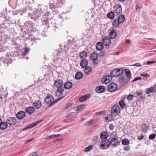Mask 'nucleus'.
<instances>
[{
    "mask_svg": "<svg viewBox=\"0 0 156 156\" xmlns=\"http://www.w3.org/2000/svg\"><path fill=\"white\" fill-rule=\"evenodd\" d=\"M117 20L120 23H123L125 20V17L123 15H121L119 16L118 17Z\"/></svg>",
    "mask_w": 156,
    "mask_h": 156,
    "instance_id": "nucleus-28",
    "label": "nucleus"
},
{
    "mask_svg": "<svg viewBox=\"0 0 156 156\" xmlns=\"http://www.w3.org/2000/svg\"><path fill=\"white\" fill-rule=\"evenodd\" d=\"M110 136L112 137V138H117V134L115 132H113L112 133L111 135Z\"/></svg>",
    "mask_w": 156,
    "mask_h": 156,
    "instance_id": "nucleus-46",
    "label": "nucleus"
},
{
    "mask_svg": "<svg viewBox=\"0 0 156 156\" xmlns=\"http://www.w3.org/2000/svg\"><path fill=\"white\" fill-rule=\"evenodd\" d=\"M41 121H42V120L37 121L36 122H35L33 123L30 124L29 125L30 127V128H32L35 127V126H37L38 124L40 123Z\"/></svg>",
    "mask_w": 156,
    "mask_h": 156,
    "instance_id": "nucleus-35",
    "label": "nucleus"
},
{
    "mask_svg": "<svg viewBox=\"0 0 156 156\" xmlns=\"http://www.w3.org/2000/svg\"><path fill=\"white\" fill-rule=\"evenodd\" d=\"M120 23L117 20V19L114 20L112 23V26L114 27H116L119 26Z\"/></svg>",
    "mask_w": 156,
    "mask_h": 156,
    "instance_id": "nucleus-32",
    "label": "nucleus"
},
{
    "mask_svg": "<svg viewBox=\"0 0 156 156\" xmlns=\"http://www.w3.org/2000/svg\"><path fill=\"white\" fill-rule=\"evenodd\" d=\"M119 80L121 83L123 84L127 83L129 81V80L126 79L125 76H121L119 77Z\"/></svg>",
    "mask_w": 156,
    "mask_h": 156,
    "instance_id": "nucleus-15",
    "label": "nucleus"
},
{
    "mask_svg": "<svg viewBox=\"0 0 156 156\" xmlns=\"http://www.w3.org/2000/svg\"><path fill=\"white\" fill-rule=\"evenodd\" d=\"M33 105L35 107H34L35 108L39 109L41 106L42 104L41 102L38 100L35 101L33 103Z\"/></svg>",
    "mask_w": 156,
    "mask_h": 156,
    "instance_id": "nucleus-17",
    "label": "nucleus"
},
{
    "mask_svg": "<svg viewBox=\"0 0 156 156\" xmlns=\"http://www.w3.org/2000/svg\"><path fill=\"white\" fill-rule=\"evenodd\" d=\"M152 88L154 93L156 92V83L155 85H154L153 87H152Z\"/></svg>",
    "mask_w": 156,
    "mask_h": 156,
    "instance_id": "nucleus-57",
    "label": "nucleus"
},
{
    "mask_svg": "<svg viewBox=\"0 0 156 156\" xmlns=\"http://www.w3.org/2000/svg\"><path fill=\"white\" fill-rule=\"evenodd\" d=\"M133 66H134L140 67L141 66L143 65H141L140 63H137L133 64Z\"/></svg>",
    "mask_w": 156,
    "mask_h": 156,
    "instance_id": "nucleus-50",
    "label": "nucleus"
},
{
    "mask_svg": "<svg viewBox=\"0 0 156 156\" xmlns=\"http://www.w3.org/2000/svg\"><path fill=\"white\" fill-rule=\"evenodd\" d=\"M142 94V91L141 90H139L136 91V94L138 96H140Z\"/></svg>",
    "mask_w": 156,
    "mask_h": 156,
    "instance_id": "nucleus-47",
    "label": "nucleus"
},
{
    "mask_svg": "<svg viewBox=\"0 0 156 156\" xmlns=\"http://www.w3.org/2000/svg\"><path fill=\"white\" fill-rule=\"evenodd\" d=\"M115 127V126L112 124H110L109 126V129L111 130H113Z\"/></svg>",
    "mask_w": 156,
    "mask_h": 156,
    "instance_id": "nucleus-49",
    "label": "nucleus"
},
{
    "mask_svg": "<svg viewBox=\"0 0 156 156\" xmlns=\"http://www.w3.org/2000/svg\"><path fill=\"white\" fill-rule=\"evenodd\" d=\"M120 107L118 105H114L111 109V114L112 115L116 116L119 114L120 113Z\"/></svg>",
    "mask_w": 156,
    "mask_h": 156,
    "instance_id": "nucleus-2",
    "label": "nucleus"
},
{
    "mask_svg": "<svg viewBox=\"0 0 156 156\" xmlns=\"http://www.w3.org/2000/svg\"><path fill=\"white\" fill-rule=\"evenodd\" d=\"M93 148V146L92 145H90L88 147L85 148L84 149V152H87L91 150Z\"/></svg>",
    "mask_w": 156,
    "mask_h": 156,
    "instance_id": "nucleus-37",
    "label": "nucleus"
},
{
    "mask_svg": "<svg viewBox=\"0 0 156 156\" xmlns=\"http://www.w3.org/2000/svg\"><path fill=\"white\" fill-rule=\"evenodd\" d=\"M119 104L122 108H125L126 105V104L124 102V100H121V101L119 102Z\"/></svg>",
    "mask_w": 156,
    "mask_h": 156,
    "instance_id": "nucleus-38",
    "label": "nucleus"
},
{
    "mask_svg": "<svg viewBox=\"0 0 156 156\" xmlns=\"http://www.w3.org/2000/svg\"><path fill=\"white\" fill-rule=\"evenodd\" d=\"M156 62L155 61H148L147 62V63L148 65H149L151 64H153L155 63Z\"/></svg>",
    "mask_w": 156,
    "mask_h": 156,
    "instance_id": "nucleus-59",
    "label": "nucleus"
},
{
    "mask_svg": "<svg viewBox=\"0 0 156 156\" xmlns=\"http://www.w3.org/2000/svg\"><path fill=\"white\" fill-rule=\"evenodd\" d=\"M63 97L60 98L55 101H54V98L51 95L47 96L44 99L45 102L48 104H51V106H52L58 101L61 100Z\"/></svg>",
    "mask_w": 156,
    "mask_h": 156,
    "instance_id": "nucleus-1",
    "label": "nucleus"
},
{
    "mask_svg": "<svg viewBox=\"0 0 156 156\" xmlns=\"http://www.w3.org/2000/svg\"><path fill=\"white\" fill-rule=\"evenodd\" d=\"M8 127V123L6 122H3L1 121L0 123V129L2 130H5Z\"/></svg>",
    "mask_w": 156,
    "mask_h": 156,
    "instance_id": "nucleus-19",
    "label": "nucleus"
},
{
    "mask_svg": "<svg viewBox=\"0 0 156 156\" xmlns=\"http://www.w3.org/2000/svg\"><path fill=\"white\" fill-rule=\"evenodd\" d=\"M110 145V141L108 140H106L101 141L100 144V146L101 148L104 149L108 148Z\"/></svg>",
    "mask_w": 156,
    "mask_h": 156,
    "instance_id": "nucleus-6",
    "label": "nucleus"
},
{
    "mask_svg": "<svg viewBox=\"0 0 156 156\" xmlns=\"http://www.w3.org/2000/svg\"><path fill=\"white\" fill-rule=\"evenodd\" d=\"M92 69L90 66H88L85 68L84 70V72L87 74H89L91 72Z\"/></svg>",
    "mask_w": 156,
    "mask_h": 156,
    "instance_id": "nucleus-34",
    "label": "nucleus"
},
{
    "mask_svg": "<svg viewBox=\"0 0 156 156\" xmlns=\"http://www.w3.org/2000/svg\"><path fill=\"white\" fill-rule=\"evenodd\" d=\"M141 6L140 5H136V10H137L140 9Z\"/></svg>",
    "mask_w": 156,
    "mask_h": 156,
    "instance_id": "nucleus-58",
    "label": "nucleus"
},
{
    "mask_svg": "<svg viewBox=\"0 0 156 156\" xmlns=\"http://www.w3.org/2000/svg\"><path fill=\"white\" fill-rule=\"evenodd\" d=\"M104 48L103 43L101 42H99L97 43L96 45V48L98 51L102 50Z\"/></svg>",
    "mask_w": 156,
    "mask_h": 156,
    "instance_id": "nucleus-24",
    "label": "nucleus"
},
{
    "mask_svg": "<svg viewBox=\"0 0 156 156\" xmlns=\"http://www.w3.org/2000/svg\"><path fill=\"white\" fill-rule=\"evenodd\" d=\"M112 116V115H111L110 114H107V116L105 118L106 122H107L110 121L111 119Z\"/></svg>",
    "mask_w": 156,
    "mask_h": 156,
    "instance_id": "nucleus-40",
    "label": "nucleus"
},
{
    "mask_svg": "<svg viewBox=\"0 0 156 156\" xmlns=\"http://www.w3.org/2000/svg\"><path fill=\"white\" fill-rule=\"evenodd\" d=\"M117 32L114 30H112L109 33L110 38L112 39H115L117 36Z\"/></svg>",
    "mask_w": 156,
    "mask_h": 156,
    "instance_id": "nucleus-20",
    "label": "nucleus"
},
{
    "mask_svg": "<svg viewBox=\"0 0 156 156\" xmlns=\"http://www.w3.org/2000/svg\"><path fill=\"white\" fill-rule=\"evenodd\" d=\"M87 56V53L85 51H82L80 54V56L81 58H85Z\"/></svg>",
    "mask_w": 156,
    "mask_h": 156,
    "instance_id": "nucleus-31",
    "label": "nucleus"
},
{
    "mask_svg": "<svg viewBox=\"0 0 156 156\" xmlns=\"http://www.w3.org/2000/svg\"><path fill=\"white\" fill-rule=\"evenodd\" d=\"M34 140V138H32V139H29L27 141L26 143H27L30 142H31V141L33 140Z\"/></svg>",
    "mask_w": 156,
    "mask_h": 156,
    "instance_id": "nucleus-61",
    "label": "nucleus"
},
{
    "mask_svg": "<svg viewBox=\"0 0 156 156\" xmlns=\"http://www.w3.org/2000/svg\"><path fill=\"white\" fill-rule=\"evenodd\" d=\"M104 111H101L95 113V116H98L99 115H101L104 113Z\"/></svg>",
    "mask_w": 156,
    "mask_h": 156,
    "instance_id": "nucleus-45",
    "label": "nucleus"
},
{
    "mask_svg": "<svg viewBox=\"0 0 156 156\" xmlns=\"http://www.w3.org/2000/svg\"><path fill=\"white\" fill-rule=\"evenodd\" d=\"M96 90L98 93H101L105 90V88L104 86H98L96 88Z\"/></svg>",
    "mask_w": 156,
    "mask_h": 156,
    "instance_id": "nucleus-21",
    "label": "nucleus"
},
{
    "mask_svg": "<svg viewBox=\"0 0 156 156\" xmlns=\"http://www.w3.org/2000/svg\"><path fill=\"white\" fill-rule=\"evenodd\" d=\"M104 52L101 51L99 53L100 56H103L104 55Z\"/></svg>",
    "mask_w": 156,
    "mask_h": 156,
    "instance_id": "nucleus-64",
    "label": "nucleus"
},
{
    "mask_svg": "<svg viewBox=\"0 0 156 156\" xmlns=\"http://www.w3.org/2000/svg\"><path fill=\"white\" fill-rule=\"evenodd\" d=\"M126 75L127 77V79L129 80V81L131 77V74L130 70L128 69H126L125 70Z\"/></svg>",
    "mask_w": 156,
    "mask_h": 156,
    "instance_id": "nucleus-29",
    "label": "nucleus"
},
{
    "mask_svg": "<svg viewBox=\"0 0 156 156\" xmlns=\"http://www.w3.org/2000/svg\"><path fill=\"white\" fill-rule=\"evenodd\" d=\"M92 122V121L91 120L88 121L86 122V125H88L90 124Z\"/></svg>",
    "mask_w": 156,
    "mask_h": 156,
    "instance_id": "nucleus-62",
    "label": "nucleus"
},
{
    "mask_svg": "<svg viewBox=\"0 0 156 156\" xmlns=\"http://www.w3.org/2000/svg\"><path fill=\"white\" fill-rule=\"evenodd\" d=\"M99 137L98 136H94L93 137V139L94 141H96L97 142L98 141V140L99 139Z\"/></svg>",
    "mask_w": 156,
    "mask_h": 156,
    "instance_id": "nucleus-52",
    "label": "nucleus"
},
{
    "mask_svg": "<svg viewBox=\"0 0 156 156\" xmlns=\"http://www.w3.org/2000/svg\"><path fill=\"white\" fill-rule=\"evenodd\" d=\"M109 141L110 145L112 147H116L120 144V141L117 138H112Z\"/></svg>",
    "mask_w": 156,
    "mask_h": 156,
    "instance_id": "nucleus-5",
    "label": "nucleus"
},
{
    "mask_svg": "<svg viewBox=\"0 0 156 156\" xmlns=\"http://www.w3.org/2000/svg\"><path fill=\"white\" fill-rule=\"evenodd\" d=\"M123 69H121L116 68L112 71L111 74L114 76L117 77L121 75L123 73Z\"/></svg>",
    "mask_w": 156,
    "mask_h": 156,
    "instance_id": "nucleus-3",
    "label": "nucleus"
},
{
    "mask_svg": "<svg viewBox=\"0 0 156 156\" xmlns=\"http://www.w3.org/2000/svg\"><path fill=\"white\" fill-rule=\"evenodd\" d=\"M72 83L70 82H67L64 85L65 88L67 89L71 88L72 87Z\"/></svg>",
    "mask_w": 156,
    "mask_h": 156,
    "instance_id": "nucleus-27",
    "label": "nucleus"
},
{
    "mask_svg": "<svg viewBox=\"0 0 156 156\" xmlns=\"http://www.w3.org/2000/svg\"><path fill=\"white\" fill-rule=\"evenodd\" d=\"M26 113L25 112L23 111L19 112L16 115V117L19 119H22L26 116Z\"/></svg>",
    "mask_w": 156,
    "mask_h": 156,
    "instance_id": "nucleus-7",
    "label": "nucleus"
},
{
    "mask_svg": "<svg viewBox=\"0 0 156 156\" xmlns=\"http://www.w3.org/2000/svg\"><path fill=\"white\" fill-rule=\"evenodd\" d=\"M29 49L28 48H25V51L24 53H23V55H26V54L29 51Z\"/></svg>",
    "mask_w": 156,
    "mask_h": 156,
    "instance_id": "nucleus-51",
    "label": "nucleus"
},
{
    "mask_svg": "<svg viewBox=\"0 0 156 156\" xmlns=\"http://www.w3.org/2000/svg\"><path fill=\"white\" fill-rule=\"evenodd\" d=\"M83 76V73L80 72H77L75 75V78L77 80H80L82 78Z\"/></svg>",
    "mask_w": 156,
    "mask_h": 156,
    "instance_id": "nucleus-30",
    "label": "nucleus"
},
{
    "mask_svg": "<svg viewBox=\"0 0 156 156\" xmlns=\"http://www.w3.org/2000/svg\"><path fill=\"white\" fill-rule=\"evenodd\" d=\"M85 107V105H82L78 106L76 107V110L79 113L82 111Z\"/></svg>",
    "mask_w": 156,
    "mask_h": 156,
    "instance_id": "nucleus-26",
    "label": "nucleus"
},
{
    "mask_svg": "<svg viewBox=\"0 0 156 156\" xmlns=\"http://www.w3.org/2000/svg\"><path fill=\"white\" fill-rule=\"evenodd\" d=\"M144 137V135H143V134H141L140 135H138L137 136V138L139 140H142L143 139Z\"/></svg>",
    "mask_w": 156,
    "mask_h": 156,
    "instance_id": "nucleus-48",
    "label": "nucleus"
},
{
    "mask_svg": "<svg viewBox=\"0 0 156 156\" xmlns=\"http://www.w3.org/2000/svg\"><path fill=\"white\" fill-rule=\"evenodd\" d=\"M117 85L115 83H113L109 84L108 87V89L110 92H113L116 90Z\"/></svg>",
    "mask_w": 156,
    "mask_h": 156,
    "instance_id": "nucleus-8",
    "label": "nucleus"
},
{
    "mask_svg": "<svg viewBox=\"0 0 156 156\" xmlns=\"http://www.w3.org/2000/svg\"><path fill=\"white\" fill-rule=\"evenodd\" d=\"M114 13L113 11H111L109 12L108 15V17L111 19H113L114 17Z\"/></svg>",
    "mask_w": 156,
    "mask_h": 156,
    "instance_id": "nucleus-33",
    "label": "nucleus"
},
{
    "mask_svg": "<svg viewBox=\"0 0 156 156\" xmlns=\"http://www.w3.org/2000/svg\"><path fill=\"white\" fill-rule=\"evenodd\" d=\"M50 8V9H52L54 8H56L57 6L56 5H55L54 3H50L49 4Z\"/></svg>",
    "mask_w": 156,
    "mask_h": 156,
    "instance_id": "nucleus-43",
    "label": "nucleus"
},
{
    "mask_svg": "<svg viewBox=\"0 0 156 156\" xmlns=\"http://www.w3.org/2000/svg\"><path fill=\"white\" fill-rule=\"evenodd\" d=\"M112 79V77L111 75H107L105 76L102 79V82L103 83H108Z\"/></svg>",
    "mask_w": 156,
    "mask_h": 156,
    "instance_id": "nucleus-9",
    "label": "nucleus"
},
{
    "mask_svg": "<svg viewBox=\"0 0 156 156\" xmlns=\"http://www.w3.org/2000/svg\"><path fill=\"white\" fill-rule=\"evenodd\" d=\"M155 134L152 133L149 135V138L150 140H153L155 138Z\"/></svg>",
    "mask_w": 156,
    "mask_h": 156,
    "instance_id": "nucleus-42",
    "label": "nucleus"
},
{
    "mask_svg": "<svg viewBox=\"0 0 156 156\" xmlns=\"http://www.w3.org/2000/svg\"><path fill=\"white\" fill-rule=\"evenodd\" d=\"M123 148L126 151H128L130 149V147L129 146H126L124 147Z\"/></svg>",
    "mask_w": 156,
    "mask_h": 156,
    "instance_id": "nucleus-53",
    "label": "nucleus"
},
{
    "mask_svg": "<svg viewBox=\"0 0 156 156\" xmlns=\"http://www.w3.org/2000/svg\"><path fill=\"white\" fill-rule=\"evenodd\" d=\"M108 133L105 131L101 132L100 134V138L102 140L107 139L108 137Z\"/></svg>",
    "mask_w": 156,
    "mask_h": 156,
    "instance_id": "nucleus-18",
    "label": "nucleus"
},
{
    "mask_svg": "<svg viewBox=\"0 0 156 156\" xmlns=\"http://www.w3.org/2000/svg\"><path fill=\"white\" fill-rule=\"evenodd\" d=\"M134 96L133 95H129L127 97V99L130 101H131L133 99Z\"/></svg>",
    "mask_w": 156,
    "mask_h": 156,
    "instance_id": "nucleus-44",
    "label": "nucleus"
},
{
    "mask_svg": "<svg viewBox=\"0 0 156 156\" xmlns=\"http://www.w3.org/2000/svg\"><path fill=\"white\" fill-rule=\"evenodd\" d=\"M129 143V141L127 139H123L122 140V144L123 145H127Z\"/></svg>",
    "mask_w": 156,
    "mask_h": 156,
    "instance_id": "nucleus-36",
    "label": "nucleus"
},
{
    "mask_svg": "<svg viewBox=\"0 0 156 156\" xmlns=\"http://www.w3.org/2000/svg\"><path fill=\"white\" fill-rule=\"evenodd\" d=\"M98 57V54L95 52H94L90 55L91 59L93 60V64H97L98 62L96 61Z\"/></svg>",
    "mask_w": 156,
    "mask_h": 156,
    "instance_id": "nucleus-11",
    "label": "nucleus"
},
{
    "mask_svg": "<svg viewBox=\"0 0 156 156\" xmlns=\"http://www.w3.org/2000/svg\"><path fill=\"white\" fill-rule=\"evenodd\" d=\"M141 76H145V77H149L150 75L148 74L145 73V74H141Z\"/></svg>",
    "mask_w": 156,
    "mask_h": 156,
    "instance_id": "nucleus-55",
    "label": "nucleus"
},
{
    "mask_svg": "<svg viewBox=\"0 0 156 156\" xmlns=\"http://www.w3.org/2000/svg\"><path fill=\"white\" fill-rule=\"evenodd\" d=\"M26 111L28 114L31 115L35 112V108L33 106L28 107L26 108Z\"/></svg>",
    "mask_w": 156,
    "mask_h": 156,
    "instance_id": "nucleus-13",
    "label": "nucleus"
},
{
    "mask_svg": "<svg viewBox=\"0 0 156 156\" xmlns=\"http://www.w3.org/2000/svg\"><path fill=\"white\" fill-rule=\"evenodd\" d=\"M102 41L103 44L105 46H109L111 42V40L109 37H106L104 38L103 39Z\"/></svg>",
    "mask_w": 156,
    "mask_h": 156,
    "instance_id": "nucleus-12",
    "label": "nucleus"
},
{
    "mask_svg": "<svg viewBox=\"0 0 156 156\" xmlns=\"http://www.w3.org/2000/svg\"><path fill=\"white\" fill-rule=\"evenodd\" d=\"M142 79V78L140 77H138L136 78H135L134 80H133V82L135 81H136L141 80Z\"/></svg>",
    "mask_w": 156,
    "mask_h": 156,
    "instance_id": "nucleus-54",
    "label": "nucleus"
},
{
    "mask_svg": "<svg viewBox=\"0 0 156 156\" xmlns=\"http://www.w3.org/2000/svg\"><path fill=\"white\" fill-rule=\"evenodd\" d=\"M53 138H54L55 137H58L59 136H60V134H57L55 135H52Z\"/></svg>",
    "mask_w": 156,
    "mask_h": 156,
    "instance_id": "nucleus-60",
    "label": "nucleus"
},
{
    "mask_svg": "<svg viewBox=\"0 0 156 156\" xmlns=\"http://www.w3.org/2000/svg\"><path fill=\"white\" fill-rule=\"evenodd\" d=\"M114 11L117 15L121 14L122 12L121 5L119 4H117L114 7Z\"/></svg>",
    "mask_w": 156,
    "mask_h": 156,
    "instance_id": "nucleus-4",
    "label": "nucleus"
},
{
    "mask_svg": "<svg viewBox=\"0 0 156 156\" xmlns=\"http://www.w3.org/2000/svg\"><path fill=\"white\" fill-rule=\"evenodd\" d=\"M16 122V119L15 117H10L7 120L8 124L11 126L15 125Z\"/></svg>",
    "mask_w": 156,
    "mask_h": 156,
    "instance_id": "nucleus-10",
    "label": "nucleus"
},
{
    "mask_svg": "<svg viewBox=\"0 0 156 156\" xmlns=\"http://www.w3.org/2000/svg\"><path fill=\"white\" fill-rule=\"evenodd\" d=\"M72 105V104L71 103H69L67 104L65 106L64 109L66 110L69 108Z\"/></svg>",
    "mask_w": 156,
    "mask_h": 156,
    "instance_id": "nucleus-41",
    "label": "nucleus"
},
{
    "mask_svg": "<svg viewBox=\"0 0 156 156\" xmlns=\"http://www.w3.org/2000/svg\"><path fill=\"white\" fill-rule=\"evenodd\" d=\"M88 63V62L87 61L86 59H84L81 61L80 63V65L82 68H85L87 66Z\"/></svg>",
    "mask_w": 156,
    "mask_h": 156,
    "instance_id": "nucleus-23",
    "label": "nucleus"
},
{
    "mask_svg": "<svg viewBox=\"0 0 156 156\" xmlns=\"http://www.w3.org/2000/svg\"><path fill=\"white\" fill-rule=\"evenodd\" d=\"M151 93H154L152 87L147 88L146 90V93L147 94H149Z\"/></svg>",
    "mask_w": 156,
    "mask_h": 156,
    "instance_id": "nucleus-39",
    "label": "nucleus"
},
{
    "mask_svg": "<svg viewBox=\"0 0 156 156\" xmlns=\"http://www.w3.org/2000/svg\"><path fill=\"white\" fill-rule=\"evenodd\" d=\"M38 155V153L37 152L33 153L32 154H30L29 156H36Z\"/></svg>",
    "mask_w": 156,
    "mask_h": 156,
    "instance_id": "nucleus-56",
    "label": "nucleus"
},
{
    "mask_svg": "<svg viewBox=\"0 0 156 156\" xmlns=\"http://www.w3.org/2000/svg\"><path fill=\"white\" fill-rule=\"evenodd\" d=\"M51 138H53L52 135H51V136H47V137L45 138V139H49Z\"/></svg>",
    "mask_w": 156,
    "mask_h": 156,
    "instance_id": "nucleus-63",
    "label": "nucleus"
},
{
    "mask_svg": "<svg viewBox=\"0 0 156 156\" xmlns=\"http://www.w3.org/2000/svg\"><path fill=\"white\" fill-rule=\"evenodd\" d=\"M63 84V82L61 80H56L54 83L55 86L57 87H61Z\"/></svg>",
    "mask_w": 156,
    "mask_h": 156,
    "instance_id": "nucleus-14",
    "label": "nucleus"
},
{
    "mask_svg": "<svg viewBox=\"0 0 156 156\" xmlns=\"http://www.w3.org/2000/svg\"><path fill=\"white\" fill-rule=\"evenodd\" d=\"M91 95L90 94H87L82 96L79 99L80 101H83L90 97Z\"/></svg>",
    "mask_w": 156,
    "mask_h": 156,
    "instance_id": "nucleus-22",
    "label": "nucleus"
},
{
    "mask_svg": "<svg viewBox=\"0 0 156 156\" xmlns=\"http://www.w3.org/2000/svg\"><path fill=\"white\" fill-rule=\"evenodd\" d=\"M64 90V89L63 88H58L56 92V95L58 96L60 95L63 94Z\"/></svg>",
    "mask_w": 156,
    "mask_h": 156,
    "instance_id": "nucleus-25",
    "label": "nucleus"
},
{
    "mask_svg": "<svg viewBox=\"0 0 156 156\" xmlns=\"http://www.w3.org/2000/svg\"><path fill=\"white\" fill-rule=\"evenodd\" d=\"M46 9V7L44 5H39L38 6L37 10L39 12V15H41V14Z\"/></svg>",
    "mask_w": 156,
    "mask_h": 156,
    "instance_id": "nucleus-16",
    "label": "nucleus"
}]
</instances>
